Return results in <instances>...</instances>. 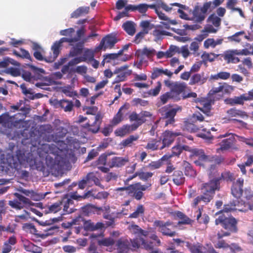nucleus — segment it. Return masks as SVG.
Wrapping results in <instances>:
<instances>
[{"label": "nucleus", "mask_w": 253, "mask_h": 253, "mask_svg": "<svg viewBox=\"0 0 253 253\" xmlns=\"http://www.w3.org/2000/svg\"><path fill=\"white\" fill-rule=\"evenodd\" d=\"M182 108L180 106H176L173 108L165 107L161 109L163 120L166 119L165 125L166 126L169 124L174 123V117L178 112L181 111Z\"/></svg>", "instance_id": "11"}, {"label": "nucleus", "mask_w": 253, "mask_h": 253, "mask_svg": "<svg viewBox=\"0 0 253 253\" xmlns=\"http://www.w3.org/2000/svg\"><path fill=\"white\" fill-rule=\"evenodd\" d=\"M187 88V84L185 83L174 82V84L170 90V93L175 97V100H179V95Z\"/></svg>", "instance_id": "18"}, {"label": "nucleus", "mask_w": 253, "mask_h": 253, "mask_svg": "<svg viewBox=\"0 0 253 253\" xmlns=\"http://www.w3.org/2000/svg\"><path fill=\"white\" fill-rule=\"evenodd\" d=\"M62 77V74L59 72H55L54 74L46 77L44 79V84L49 85L55 83V80L60 79Z\"/></svg>", "instance_id": "29"}, {"label": "nucleus", "mask_w": 253, "mask_h": 253, "mask_svg": "<svg viewBox=\"0 0 253 253\" xmlns=\"http://www.w3.org/2000/svg\"><path fill=\"white\" fill-rule=\"evenodd\" d=\"M210 180L203 184L201 193L203 194L204 202H209L212 198L215 191L219 189L220 175L216 169V166L211 165L209 171Z\"/></svg>", "instance_id": "4"}, {"label": "nucleus", "mask_w": 253, "mask_h": 253, "mask_svg": "<svg viewBox=\"0 0 253 253\" xmlns=\"http://www.w3.org/2000/svg\"><path fill=\"white\" fill-rule=\"evenodd\" d=\"M225 102L226 104H230L231 105H234L235 104H242L240 96H235L232 98L227 99L225 100Z\"/></svg>", "instance_id": "55"}, {"label": "nucleus", "mask_w": 253, "mask_h": 253, "mask_svg": "<svg viewBox=\"0 0 253 253\" xmlns=\"http://www.w3.org/2000/svg\"><path fill=\"white\" fill-rule=\"evenodd\" d=\"M144 212V208L142 205L139 206L136 211L131 213L129 217L131 218H136Z\"/></svg>", "instance_id": "58"}, {"label": "nucleus", "mask_w": 253, "mask_h": 253, "mask_svg": "<svg viewBox=\"0 0 253 253\" xmlns=\"http://www.w3.org/2000/svg\"><path fill=\"white\" fill-rule=\"evenodd\" d=\"M58 150L54 145L48 144H44L38 149L40 157H44V154H48L45 156L46 163L52 172H59L64 169V162L60 161V158L55 156Z\"/></svg>", "instance_id": "1"}, {"label": "nucleus", "mask_w": 253, "mask_h": 253, "mask_svg": "<svg viewBox=\"0 0 253 253\" xmlns=\"http://www.w3.org/2000/svg\"><path fill=\"white\" fill-rule=\"evenodd\" d=\"M104 227V225L101 222L94 223L90 220L85 221L84 224V229L86 231H94L101 229Z\"/></svg>", "instance_id": "27"}, {"label": "nucleus", "mask_w": 253, "mask_h": 253, "mask_svg": "<svg viewBox=\"0 0 253 253\" xmlns=\"http://www.w3.org/2000/svg\"><path fill=\"white\" fill-rule=\"evenodd\" d=\"M183 166L185 169L184 172L185 175L192 177H194L196 175V171L193 169L189 163L184 162Z\"/></svg>", "instance_id": "40"}, {"label": "nucleus", "mask_w": 253, "mask_h": 253, "mask_svg": "<svg viewBox=\"0 0 253 253\" xmlns=\"http://www.w3.org/2000/svg\"><path fill=\"white\" fill-rule=\"evenodd\" d=\"M229 136V137L228 139L223 140L220 143V148L217 149V152L220 153V151H225L229 149L232 147L234 142V137L233 134L232 133H225L224 135L220 136L221 137H225Z\"/></svg>", "instance_id": "17"}, {"label": "nucleus", "mask_w": 253, "mask_h": 253, "mask_svg": "<svg viewBox=\"0 0 253 253\" xmlns=\"http://www.w3.org/2000/svg\"><path fill=\"white\" fill-rule=\"evenodd\" d=\"M61 209L60 202H57L49 207V211L51 212H56Z\"/></svg>", "instance_id": "60"}, {"label": "nucleus", "mask_w": 253, "mask_h": 253, "mask_svg": "<svg viewBox=\"0 0 253 253\" xmlns=\"http://www.w3.org/2000/svg\"><path fill=\"white\" fill-rule=\"evenodd\" d=\"M25 115L18 113L13 116H10L8 114H4L0 116V124L5 127L11 128L16 126L18 124L24 120Z\"/></svg>", "instance_id": "6"}, {"label": "nucleus", "mask_w": 253, "mask_h": 253, "mask_svg": "<svg viewBox=\"0 0 253 253\" xmlns=\"http://www.w3.org/2000/svg\"><path fill=\"white\" fill-rule=\"evenodd\" d=\"M170 33L160 29H156L153 32V35L155 38V41H158L162 40L164 36H169Z\"/></svg>", "instance_id": "36"}, {"label": "nucleus", "mask_w": 253, "mask_h": 253, "mask_svg": "<svg viewBox=\"0 0 253 253\" xmlns=\"http://www.w3.org/2000/svg\"><path fill=\"white\" fill-rule=\"evenodd\" d=\"M173 181L177 185L182 184L184 181L182 172L181 171H175L173 174Z\"/></svg>", "instance_id": "39"}, {"label": "nucleus", "mask_w": 253, "mask_h": 253, "mask_svg": "<svg viewBox=\"0 0 253 253\" xmlns=\"http://www.w3.org/2000/svg\"><path fill=\"white\" fill-rule=\"evenodd\" d=\"M182 133L179 131L173 132L169 130L165 131L162 135L161 140L163 145L160 147V149H163L166 147L169 146L174 141L176 136L182 135Z\"/></svg>", "instance_id": "13"}, {"label": "nucleus", "mask_w": 253, "mask_h": 253, "mask_svg": "<svg viewBox=\"0 0 253 253\" xmlns=\"http://www.w3.org/2000/svg\"><path fill=\"white\" fill-rule=\"evenodd\" d=\"M153 174V173L150 172L137 171L136 172V175H138L139 178L142 180H147L148 178L151 177Z\"/></svg>", "instance_id": "53"}, {"label": "nucleus", "mask_w": 253, "mask_h": 253, "mask_svg": "<svg viewBox=\"0 0 253 253\" xmlns=\"http://www.w3.org/2000/svg\"><path fill=\"white\" fill-rule=\"evenodd\" d=\"M60 106L65 111H70L72 109L73 104L68 100H62L60 101Z\"/></svg>", "instance_id": "48"}, {"label": "nucleus", "mask_w": 253, "mask_h": 253, "mask_svg": "<svg viewBox=\"0 0 253 253\" xmlns=\"http://www.w3.org/2000/svg\"><path fill=\"white\" fill-rule=\"evenodd\" d=\"M99 50H96V47L94 49H87L84 51L83 58L84 59V61L88 62L89 61L92 60L94 57L95 53L98 52Z\"/></svg>", "instance_id": "37"}, {"label": "nucleus", "mask_w": 253, "mask_h": 253, "mask_svg": "<svg viewBox=\"0 0 253 253\" xmlns=\"http://www.w3.org/2000/svg\"><path fill=\"white\" fill-rule=\"evenodd\" d=\"M183 150H185L186 151H189V148L187 146H181L180 145H178L175 146H174L172 148V152L173 155H179L182 152Z\"/></svg>", "instance_id": "45"}, {"label": "nucleus", "mask_w": 253, "mask_h": 253, "mask_svg": "<svg viewBox=\"0 0 253 253\" xmlns=\"http://www.w3.org/2000/svg\"><path fill=\"white\" fill-rule=\"evenodd\" d=\"M160 98L163 104L166 103L169 99L172 98L175 99V97H173V96L171 95L169 91L162 95Z\"/></svg>", "instance_id": "57"}, {"label": "nucleus", "mask_w": 253, "mask_h": 253, "mask_svg": "<svg viewBox=\"0 0 253 253\" xmlns=\"http://www.w3.org/2000/svg\"><path fill=\"white\" fill-rule=\"evenodd\" d=\"M149 186L136 183L126 188H121L120 189L126 190V193L129 196L134 197L136 200H140L143 195V191L146 190Z\"/></svg>", "instance_id": "10"}, {"label": "nucleus", "mask_w": 253, "mask_h": 253, "mask_svg": "<svg viewBox=\"0 0 253 253\" xmlns=\"http://www.w3.org/2000/svg\"><path fill=\"white\" fill-rule=\"evenodd\" d=\"M228 115L231 117H241L242 118L248 117V115L245 112L236 109H231L227 112Z\"/></svg>", "instance_id": "38"}, {"label": "nucleus", "mask_w": 253, "mask_h": 253, "mask_svg": "<svg viewBox=\"0 0 253 253\" xmlns=\"http://www.w3.org/2000/svg\"><path fill=\"white\" fill-rule=\"evenodd\" d=\"M85 177L87 180L88 187L92 186L94 184L99 186H100V180L94 173L90 172Z\"/></svg>", "instance_id": "30"}, {"label": "nucleus", "mask_w": 253, "mask_h": 253, "mask_svg": "<svg viewBox=\"0 0 253 253\" xmlns=\"http://www.w3.org/2000/svg\"><path fill=\"white\" fill-rule=\"evenodd\" d=\"M142 115L140 114H137L135 112L132 113L129 116V120L131 122L135 121L136 123H134L130 126H136V129L140 126L141 124L144 123V121L142 119Z\"/></svg>", "instance_id": "31"}, {"label": "nucleus", "mask_w": 253, "mask_h": 253, "mask_svg": "<svg viewBox=\"0 0 253 253\" xmlns=\"http://www.w3.org/2000/svg\"><path fill=\"white\" fill-rule=\"evenodd\" d=\"M136 129L135 126L124 125L115 130V134L118 136H124Z\"/></svg>", "instance_id": "22"}, {"label": "nucleus", "mask_w": 253, "mask_h": 253, "mask_svg": "<svg viewBox=\"0 0 253 253\" xmlns=\"http://www.w3.org/2000/svg\"><path fill=\"white\" fill-rule=\"evenodd\" d=\"M148 33V31L147 30H145L137 34L135 37L134 42H135L136 43H139L141 40L145 36V35L147 34Z\"/></svg>", "instance_id": "59"}, {"label": "nucleus", "mask_w": 253, "mask_h": 253, "mask_svg": "<svg viewBox=\"0 0 253 253\" xmlns=\"http://www.w3.org/2000/svg\"><path fill=\"white\" fill-rule=\"evenodd\" d=\"M163 75L162 68H154L153 70L151 78L153 79L157 78L158 77Z\"/></svg>", "instance_id": "64"}, {"label": "nucleus", "mask_w": 253, "mask_h": 253, "mask_svg": "<svg viewBox=\"0 0 253 253\" xmlns=\"http://www.w3.org/2000/svg\"><path fill=\"white\" fill-rule=\"evenodd\" d=\"M130 232L136 235L138 238L131 241L132 246L134 249L142 247L146 250H149L153 248L156 244H159L160 241L156 235L153 234L149 235L147 231H144L140 229L136 225L132 224L129 226Z\"/></svg>", "instance_id": "2"}, {"label": "nucleus", "mask_w": 253, "mask_h": 253, "mask_svg": "<svg viewBox=\"0 0 253 253\" xmlns=\"http://www.w3.org/2000/svg\"><path fill=\"white\" fill-rule=\"evenodd\" d=\"M208 80V77L205 73H197L193 75L189 82L190 85L198 84L202 85L205 83Z\"/></svg>", "instance_id": "20"}, {"label": "nucleus", "mask_w": 253, "mask_h": 253, "mask_svg": "<svg viewBox=\"0 0 253 253\" xmlns=\"http://www.w3.org/2000/svg\"><path fill=\"white\" fill-rule=\"evenodd\" d=\"M98 242L99 245L110 247L113 245L115 242L112 238L109 237L99 240Z\"/></svg>", "instance_id": "46"}, {"label": "nucleus", "mask_w": 253, "mask_h": 253, "mask_svg": "<svg viewBox=\"0 0 253 253\" xmlns=\"http://www.w3.org/2000/svg\"><path fill=\"white\" fill-rule=\"evenodd\" d=\"M231 76L230 73L227 72H220L216 74L211 75L210 79L211 80H218L219 79L226 80Z\"/></svg>", "instance_id": "35"}, {"label": "nucleus", "mask_w": 253, "mask_h": 253, "mask_svg": "<svg viewBox=\"0 0 253 253\" xmlns=\"http://www.w3.org/2000/svg\"><path fill=\"white\" fill-rule=\"evenodd\" d=\"M162 165V163L161 161L152 162L150 163L147 167L150 169L153 170L160 168Z\"/></svg>", "instance_id": "63"}, {"label": "nucleus", "mask_w": 253, "mask_h": 253, "mask_svg": "<svg viewBox=\"0 0 253 253\" xmlns=\"http://www.w3.org/2000/svg\"><path fill=\"white\" fill-rule=\"evenodd\" d=\"M139 136L138 135H130L126 139L123 140L122 144L124 147L130 146L132 143L138 140Z\"/></svg>", "instance_id": "43"}, {"label": "nucleus", "mask_w": 253, "mask_h": 253, "mask_svg": "<svg viewBox=\"0 0 253 253\" xmlns=\"http://www.w3.org/2000/svg\"><path fill=\"white\" fill-rule=\"evenodd\" d=\"M160 22L161 25L158 26V28L165 27L166 29H169L171 25H175L177 24V22L175 20H170L169 18L168 20H163Z\"/></svg>", "instance_id": "47"}, {"label": "nucleus", "mask_w": 253, "mask_h": 253, "mask_svg": "<svg viewBox=\"0 0 253 253\" xmlns=\"http://www.w3.org/2000/svg\"><path fill=\"white\" fill-rule=\"evenodd\" d=\"M128 161V160L126 158L114 157L109 162V165L110 168L121 167L124 166Z\"/></svg>", "instance_id": "26"}, {"label": "nucleus", "mask_w": 253, "mask_h": 253, "mask_svg": "<svg viewBox=\"0 0 253 253\" xmlns=\"http://www.w3.org/2000/svg\"><path fill=\"white\" fill-rule=\"evenodd\" d=\"M16 190L21 193H23L26 196L30 197L32 200L36 201L42 200L49 193L48 192H46L44 194L39 193L32 190H30L24 189L22 187L17 188Z\"/></svg>", "instance_id": "14"}, {"label": "nucleus", "mask_w": 253, "mask_h": 253, "mask_svg": "<svg viewBox=\"0 0 253 253\" xmlns=\"http://www.w3.org/2000/svg\"><path fill=\"white\" fill-rule=\"evenodd\" d=\"M13 195L16 199L8 202V205L13 209L20 210L25 207L33 206L34 204L29 198L18 193H14Z\"/></svg>", "instance_id": "7"}, {"label": "nucleus", "mask_w": 253, "mask_h": 253, "mask_svg": "<svg viewBox=\"0 0 253 253\" xmlns=\"http://www.w3.org/2000/svg\"><path fill=\"white\" fill-rule=\"evenodd\" d=\"M245 32L244 31H241L235 33L234 35L230 37L231 41L240 42L241 41V37L244 36Z\"/></svg>", "instance_id": "61"}, {"label": "nucleus", "mask_w": 253, "mask_h": 253, "mask_svg": "<svg viewBox=\"0 0 253 253\" xmlns=\"http://www.w3.org/2000/svg\"><path fill=\"white\" fill-rule=\"evenodd\" d=\"M222 42V39H217L216 40H215L212 38H209L204 42V46L205 48H209L210 47L213 48L216 45L221 44Z\"/></svg>", "instance_id": "32"}, {"label": "nucleus", "mask_w": 253, "mask_h": 253, "mask_svg": "<svg viewBox=\"0 0 253 253\" xmlns=\"http://www.w3.org/2000/svg\"><path fill=\"white\" fill-rule=\"evenodd\" d=\"M102 117L100 113H98L95 117L91 118L88 123L85 125V127L89 130L95 133L98 131L101 122Z\"/></svg>", "instance_id": "15"}, {"label": "nucleus", "mask_w": 253, "mask_h": 253, "mask_svg": "<svg viewBox=\"0 0 253 253\" xmlns=\"http://www.w3.org/2000/svg\"><path fill=\"white\" fill-rule=\"evenodd\" d=\"M27 155L28 156H26L25 153H22L21 151H19L17 152L16 156V160H14L13 157L5 159L4 158V155H1L0 158V168L4 169L6 167V164H8L11 168L17 169L19 164L25 166L27 164L31 165L35 163V160L30 158V156H32V155L30 153H27Z\"/></svg>", "instance_id": "5"}, {"label": "nucleus", "mask_w": 253, "mask_h": 253, "mask_svg": "<svg viewBox=\"0 0 253 253\" xmlns=\"http://www.w3.org/2000/svg\"><path fill=\"white\" fill-rule=\"evenodd\" d=\"M197 219L200 223L207 224L209 221V217L207 214L202 215L200 210L197 215Z\"/></svg>", "instance_id": "52"}, {"label": "nucleus", "mask_w": 253, "mask_h": 253, "mask_svg": "<svg viewBox=\"0 0 253 253\" xmlns=\"http://www.w3.org/2000/svg\"><path fill=\"white\" fill-rule=\"evenodd\" d=\"M193 153L194 156L197 157L199 160L204 161L206 163L209 159L208 157L205 155L204 152L202 150L193 149Z\"/></svg>", "instance_id": "42"}, {"label": "nucleus", "mask_w": 253, "mask_h": 253, "mask_svg": "<svg viewBox=\"0 0 253 253\" xmlns=\"http://www.w3.org/2000/svg\"><path fill=\"white\" fill-rule=\"evenodd\" d=\"M29 217V213L27 211L24 210L23 214L16 215L15 216L14 220L16 222H20L21 220L23 221H27Z\"/></svg>", "instance_id": "50"}, {"label": "nucleus", "mask_w": 253, "mask_h": 253, "mask_svg": "<svg viewBox=\"0 0 253 253\" xmlns=\"http://www.w3.org/2000/svg\"><path fill=\"white\" fill-rule=\"evenodd\" d=\"M211 2H206L203 6L201 7L199 5L195 6L192 13L193 17L191 20L196 22H201L205 19L207 12L211 5Z\"/></svg>", "instance_id": "9"}, {"label": "nucleus", "mask_w": 253, "mask_h": 253, "mask_svg": "<svg viewBox=\"0 0 253 253\" xmlns=\"http://www.w3.org/2000/svg\"><path fill=\"white\" fill-rule=\"evenodd\" d=\"M128 106L129 105L125 104L120 108L118 113L114 117L113 119L112 120V125L116 126L123 121L124 115V113L123 112L124 110H127L128 109Z\"/></svg>", "instance_id": "23"}, {"label": "nucleus", "mask_w": 253, "mask_h": 253, "mask_svg": "<svg viewBox=\"0 0 253 253\" xmlns=\"http://www.w3.org/2000/svg\"><path fill=\"white\" fill-rule=\"evenodd\" d=\"M208 22L212 24L215 27H218L220 25L221 19L216 15L212 14L208 18Z\"/></svg>", "instance_id": "44"}, {"label": "nucleus", "mask_w": 253, "mask_h": 253, "mask_svg": "<svg viewBox=\"0 0 253 253\" xmlns=\"http://www.w3.org/2000/svg\"><path fill=\"white\" fill-rule=\"evenodd\" d=\"M129 242L126 239H121L116 244L118 253H128L129 251Z\"/></svg>", "instance_id": "25"}, {"label": "nucleus", "mask_w": 253, "mask_h": 253, "mask_svg": "<svg viewBox=\"0 0 253 253\" xmlns=\"http://www.w3.org/2000/svg\"><path fill=\"white\" fill-rule=\"evenodd\" d=\"M22 228L27 232H29L33 234H36L37 230L35 226L32 224L25 223L23 224Z\"/></svg>", "instance_id": "51"}, {"label": "nucleus", "mask_w": 253, "mask_h": 253, "mask_svg": "<svg viewBox=\"0 0 253 253\" xmlns=\"http://www.w3.org/2000/svg\"><path fill=\"white\" fill-rule=\"evenodd\" d=\"M172 5H177L179 7V8L177 10V12L179 14V16L183 19L185 20H191V18H189L188 15L185 13L184 11L191 12V11L189 10L188 7L181 5L178 3H174L171 4Z\"/></svg>", "instance_id": "28"}, {"label": "nucleus", "mask_w": 253, "mask_h": 253, "mask_svg": "<svg viewBox=\"0 0 253 253\" xmlns=\"http://www.w3.org/2000/svg\"><path fill=\"white\" fill-rule=\"evenodd\" d=\"M162 85L160 82H157V85L153 89L149 90L148 93L152 96H157L160 92L161 89Z\"/></svg>", "instance_id": "54"}, {"label": "nucleus", "mask_w": 253, "mask_h": 253, "mask_svg": "<svg viewBox=\"0 0 253 253\" xmlns=\"http://www.w3.org/2000/svg\"><path fill=\"white\" fill-rule=\"evenodd\" d=\"M223 92L225 93H230L235 89V87L226 83L222 84Z\"/></svg>", "instance_id": "62"}, {"label": "nucleus", "mask_w": 253, "mask_h": 253, "mask_svg": "<svg viewBox=\"0 0 253 253\" xmlns=\"http://www.w3.org/2000/svg\"><path fill=\"white\" fill-rule=\"evenodd\" d=\"M78 40L77 38H62L59 41H56L51 47L52 54L49 57H46V61L48 62H52L56 59L60 51L62 43L64 42H73L78 41Z\"/></svg>", "instance_id": "8"}, {"label": "nucleus", "mask_w": 253, "mask_h": 253, "mask_svg": "<svg viewBox=\"0 0 253 253\" xmlns=\"http://www.w3.org/2000/svg\"><path fill=\"white\" fill-rule=\"evenodd\" d=\"M61 207H63V211L65 213H70L74 211L73 209V200L68 197H64L60 202Z\"/></svg>", "instance_id": "24"}, {"label": "nucleus", "mask_w": 253, "mask_h": 253, "mask_svg": "<svg viewBox=\"0 0 253 253\" xmlns=\"http://www.w3.org/2000/svg\"><path fill=\"white\" fill-rule=\"evenodd\" d=\"M115 74H118L116 78H115L113 84L119 83L120 82L124 81L127 75H129L131 73V70L126 71L125 72L119 71L117 70Z\"/></svg>", "instance_id": "34"}, {"label": "nucleus", "mask_w": 253, "mask_h": 253, "mask_svg": "<svg viewBox=\"0 0 253 253\" xmlns=\"http://www.w3.org/2000/svg\"><path fill=\"white\" fill-rule=\"evenodd\" d=\"M96 208L93 205H88L83 208V211L85 214H89L96 211Z\"/></svg>", "instance_id": "56"}, {"label": "nucleus", "mask_w": 253, "mask_h": 253, "mask_svg": "<svg viewBox=\"0 0 253 253\" xmlns=\"http://www.w3.org/2000/svg\"><path fill=\"white\" fill-rule=\"evenodd\" d=\"M244 183V179L242 178H238L236 182L233 183L231 188V192L234 197L239 198L243 194L242 187Z\"/></svg>", "instance_id": "19"}, {"label": "nucleus", "mask_w": 253, "mask_h": 253, "mask_svg": "<svg viewBox=\"0 0 253 253\" xmlns=\"http://www.w3.org/2000/svg\"><path fill=\"white\" fill-rule=\"evenodd\" d=\"M154 226L163 235L172 237L175 234L173 231L175 225L170 222L157 220L154 222Z\"/></svg>", "instance_id": "12"}, {"label": "nucleus", "mask_w": 253, "mask_h": 253, "mask_svg": "<svg viewBox=\"0 0 253 253\" xmlns=\"http://www.w3.org/2000/svg\"><path fill=\"white\" fill-rule=\"evenodd\" d=\"M13 54L18 57L23 58L30 59V55L28 51L23 48H20L19 51L14 50Z\"/></svg>", "instance_id": "49"}, {"label": "nucleus", "mask_w": 253, "mask_h": 253, "mask_svg": "<svg viewBox=\"0 0 253 253\" xmlns=\"http://www.w3.org/2000/svg\"><path fill=\"white\" fill-rule=\"evenodd\" d=\"M124 30L130 36H132L135 32V24L131 21H128L122 26Z\"/></svg>", "instance_id": "33"}, {"label": "nucleus", "mask_w": 253, "mask_h": 253, "mask_svg": "<svg viewBox=\"0 0 253 253\" xmlns=\"http://www.w3.org/2000/svg\"><path fill=\"white\" fill-rule=\"evenodd\" d=\"M242 205V202H240L239 201H235L231 203L230 205H225L222 211L216 213V215H218L219 216L215 219V224L218 225L221 224L225 229L228 230L231 232L235 231L236 230V219L233 217H226L224 214H222V212H228L234 211L245 212L247 211L246 209H241L240 208Z\"/></svg>", "instance_id": "3"}, {"label": "nucleus", "mask_w": 253, "mask_h": 253, "mask_svg": "<svg viewBox=\"0 0 253 253\" xmlns=\"http://www.w3.org/2000/svg\"><path fill=\"white\" fill-rule=\"evenodd\" d=\"M156 53L155 50L153 48L144 47L143 49L137 50L136 55L139 58H144L147 57L148 58H151Z\"/></svg>", "instance_id": "21"}, {"label": "nucleus", "mask_w": 253, "mask_h": 253, "mask_svg": "<svg viewBox=\"0 0 253 253\" xmlns=\"http://www.w3.org/2000/svg\"><path fill=\"white\" fill-rule=\"evenodd\" d=\"M116 42L117 40L114 37L107 36L102 39L99 45L96 47V50H105L107 48H111Z\"/></svg>", "instance_id": "16"}, {"label": "nucleus", "mask_w": 253, "mask_h": 253, "mask_svg": "<svg viewBox=\"0 0 253 253\" xmlns=\"http://www.w3.org/2000/svg\"><path fill=\"white\" fill-rule=\"evenodd\" d=\"M160 143L161 141L160 140L154 139L151 141H149L146 146L145 148L151 151L156 150L160 148L159 147Z\"/></svg>", "instance_id": "41"}]
</instances>
